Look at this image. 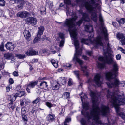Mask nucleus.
Instances as JSON below:
<instances>
[{
    "label": "nucleus",
    "mask_w": 125,
    "mask_h": 125,
    "mask_svg": "<svg viewBox=\"0 0 125 125\" xmlns=\"http://www.w3.org/2000/svg\"><path fill=\"white\" fill-rule=\"evenodd\" d=\"M80 13L82 15V19L77 22L75 24L76 20L77 19V17L75 13L70 11L69 10H67L66 11V14L67 16H71L72 18L69 19H67L64 22H59V23H62L63 26L67 27L72 38L74 39V45L75 48V53L74 55V57L73 59L74 61H76L80 65L82 64L83 61L78 58L79 55H80L82 54V49H80L79 50L78 49L79 47L78 41L77 40L76 36L77 33L76 31L75 30H72V29L74 27L75 25L79 26L84 21H89L90 20L88 15L85 13H83L82 11H79Z\"/></svg>",
    "instance_id": "obj_2"
},
{
    "label": "nucleus",
    "mask_w": 125,
    "mask_h": 125,
    "mask_svg": "<svg viewBox=\"0 0 125 125\" xmlns=\"http://www.w3.org/2000/svg\"><path fill=\"white\" fill-rule=\"evenodd\" d=\"M22 118L23 121L25 123L26 122H27L28 121V119L26 116L24 114H23L22 115Z\"/></svg>",
    "instance_id": "obj_38"
},
{
    "label": "nucleus",
    "mask_w": 125,
    "mask_h": 125,
    "mask_svg": "<svg viewBox=\"0 0 125 125\" xmlns=\"http://www.w3.org/2000/svg\"><path fill=\"white\" fill-rule=\"evenodd\" d=\"M38 52L37 51L33 50L31 49L28 50L26 52V54L28 56H32L38 55Z\"/></svg>",
    "instance_id": "obj_13"
},
{
    "label": "nucleus",
    "mask_w": 125,
    "mask_h": 125,
    "mask_svg": "<svg viewBox=\"0 0 125 125\" xmlns=\"http://www.w3.org/2000/svg\"><path fill=\"white\" fill-rule=\"evenodd\" d=\"M110 119V118L109 117L107 119L108 124H107V125H112L114 123V120Z\"/></svg>",
    "instance_id": "obj_30"
},
{
    "label": "nucleus",
    "mask_w": 125,
    "mask_h": 125,
    "mask_svg": "<svg viewBox=\"0 0 125 125\" xmlns=\"http://www.w3.org/2000/svg\"><path fill=\"white\" fill-rule=\"evenodd\" d=\"M52 48H53L52 51H51L52 52L53 54H54L56 52V51H55V50L56 49V47L55 46H52V47L51 49Z\"/></svg>",
    "instance_id": "obj_43"
},
{
    "label": "nucleus",
    "mask_w": 125,
    "mask_h": 125,
    "mask_svg": "<svg viewBox=\"0 0 125 125\" xmlns=\"http://www.w3.org/2000/svg\"><path fill=\"white\" fill-rule=\"evenodd\" d=\"M66 66L67 68H70L71 67V65L70 64H67Z\"/></svg>",
    "instance_id": "obj_63"
},
{
    "label": "nucleus",
    "mask_w": 125,
    "mask_h": 125,
    "mask_svg": "<svg viewBox=\"0 0 125 125\" xmlns=\"http://www.w3.org/2000/svg\"><path fill=\"white\" fill-rule=\"evenodd\" d=\"M46 36L45 35H43L42 36V41H44L45 39H46Z\"/></svg>",
    "instance_id": "obj_58"
},
{
    "label": "nucleus",
    "mask_w": 125,
    "mask_h": 125,
    "mask_svg": "<svg viewBox=\"0 0 125 125\" xmlns=\"http://www.w3.org/2000/svg\"><path fill=\"white\" fill-rule=\"evenodd\" d=\"M24 37L26 40L28 41H30L31 39V35L30 32L28 30H25L23 32Z\"/></svg>",
    "instance_id": "obj_14"
},
{
    "label": "nucleus",
    "mask_w": 125,
    "mask_h": 125,
    "mask_svg": "<svg viewBox=\"0 0 125 125\" xmlns=\"http://www.w3.org/2000/svg\"><path fill=\"white\" fill-rule=\"evenodd\" d=\"M113 68L110 72L106 73L105 74L106 79L108 81L106 82V83L109 88H118L119 85L121 84V86L123 87H125V81H123L120 83V81L116 77L118 75V71L117 74L115 75L114 74L112 71Z\"/></svg>",
    "instance_id": "obj_6"
},
{
    "label": "nucleus",
    "mask_w": 125,
    "mask_h": 125,
    "mask_svg": "<svg viewBox=\"0 0 125 125\" xmlns=\"http://www.w3.org/2000/svg\"><path fill=\"white\" fill-rule=\"evenodd\" d=\"M21 89V86L20 85H17L15 89L17 91Z\"/></svg>",
    "instance_id": "obj_54"
},
{
    "label": "nucleus",
    "mask_w": 125,
    "mask_h": 125,
    "mask_svg": "<svg viewBox=\"0 0 125 125\" xmlns=\"http://www.w3.org/2000/svg\"><path fill=\"white\" fill-rule=\"evenodd\" d=\"M12 54L11 53H5L4 55V57L6 59H9L12 56Z\"/></svg>",
    "instance_id": "obj_29"
},
{
    "label": "nucleus",
    "mask_w": 125,
    "mask_h": 125,
    "mask_svg": "<svg viewBox=\"0 0 125 125\" xmlns=\"http://www.w3.org/2000/svg\"><path fill=\"white\" fill-rule=\"evenodd\" d=\"M70 95V93L68 92H66L63 93L62 95V97L64 99H67L69 98Z\"/></svg>",
    "instance_id": "obj_26"
},
{
    "label": "nucleus",
    "mask_w": 125,
    "mask_h": 125,
    "mask_svg": "<svg viewBox=\"0 0 125 125\" xmlns=\"http://www.w3.org/2000/svg\"><path fill=\"white\" fill-rule=\"evenodd\" d=\"M38 83V81H37L34 82H31L27 86L30 88H33L37 85Z\"/></svg>",
    "instance_id": "obj_19"
},
{
    "label": "nucleus",
    "mask_w": 125,
    "mask_h": 125,
    "mask_svg": "<svg viewBox=\"0 0 125 125\" xmlns=\"http://www.w3.org/2000/svg\"><path fill=\"white\" fill-rule=\"evenodd\" d=\"M71 121V118L68 117L66 118L65 119V121L64 122V125H68L66 124L67 123L70 122Z\"/></svg>",
    "instance_id": "obj_32"
},
{
    "label": "nucleus",
    "mask_w": 125,
    "mask_h": 125,
    "mask_svg": "<svg viewBox=\"0 0 125 125\" xmlns=\"http://www.w3.org/2000/svg\"><path fill=\"white\" fill-rule=\"evenodd\" d=\"M80 122L82 125H86V121L84 118H82Z\"/></svg>",
    "instance_id": "obj_36"
},
{
    "label": "nucleus",
    "mask_w": 125,
    "mask_h": 125,
    "mask_svg": "<svg viewBox=\"0 0 125 125\" xmlns=\"http://www.w3.org/2000/svg\"><path fill=\"white\" fill-rule=\"evenodd\" d=\"M117 37L119 39H122L125 38V36L123 35V34L120 33H118L117 34Z\"/></svg>",
    "instance_id": "obj_23"
},
{
    "label": "nucleus",
    "mask_w": 125,
    "mask_h": 125,
    "mask_svg": "<svg viewBox=\"0 0 125 125\" xmlns=\"http://www.w3.org/2000/svg\"><path fill=\"white\" fill-rule=\"evenodd\" d=\"M112 25L114 27H116L117 26V23L116 22H112Z\"/></svg>",
    "instance_id": "obj_57"
},
{
    "label": "nucleus",
    "mask_w": 125,
    "mask_h": 125,
    "mask_svg": "<svg viewBox=\"0 0 125 125\" xmlns=\"http://www.w3.org/2000/svg\"><path fill=\"white\" fill-rule=\"evenodd\" d=\"M41 99L39 97L37 98L35 100L33 101L32 103L33 104H37L38 103L40 100Z\"/></svg>",
    "instance_id": "obj_35"
},
{
    "label": "nucleus",
    "mask_w": 125,
    "mask_h": 125,
    "mask_svg": "<svg viewBox=\"0 0 125 125\" xmlns=\"http://www.w3.org/2000/svg\"><path fill=\"white\" fill-rule=\"evenodd\" d=\"M41 36L38 35L37 34V36L36 37L34 38L33 43H35L40 41L41 39Z\"/></svg>",
    "instance_id": "obj_24"
},
{
    "label": "nucleus",
    "mask_w": 125,
    "mask_h": 125,
    "mask_svg": "<svg viewBox=\"0 0 125 125\" xmlns=\"http://www.w3.org/2000/svg\"><path fill=\"white\" fill-rule=\"evenodd\" d=\"M59 37L61 39V40H64V34L62 33H59Z\"/></svg>",
    "instance_id": "obj_41"
},
{
    "label": "nucleus",
    "mask_w": 125,
    "mask_h": 125,
    "mask_svg": "<svg viewBox=\"0 0 125 125\" xmlns=\"http://www.w3.org/2000/svg\"><path fill=\"white\" fill-rule=\"evenodd\" d=\"M47 119L49 122H52L55 120V116L53 114H49L47 116Z\"/></svg>",
    "instance_id": "obj_17"
},
{
    "label": "nucleus",
    "mask_w": 125,
    "mask_h": 125,
    "mask_svg": "<svg viewBox=\"0 0 125 125\" xmlns=\"http://www.w3.org/2000/svg\"><path fill=\"white\" fill-rule=\"evenodd\" d=\"M59 84L55 85L53 87V88L54 90H57L59 88Z\"/></svg>",
    "instance_id": "obj_47"
},
{
    "label": "nucleus",
    "mask_w": 125,
    "mask_h": 125,
    "mask_svg": "<svg viewBox=\"0 0 125 125\" xmlns=\"http://www.w3.org/2000/svg\"><path fill=\"white\" fill-rule=\"evenodd\" d=\"M5 47L7 50L10 51H13L15 47L14 45L10 42H8L5 44Z\"/></svg>",
    "instance_id": "obj_12"
},
{
    "label": "nucleus",
    "mask_w": 125,
    "mask_h": 125,
    "mask_svg": "<svg viewBox=\"0 0 125 125\" xmlns=\"http://www.w3.org/2000/svg\"><path fill=\"white\" fill-rule=\"evenodd\" d=\"M107 98L111 107H114L117 114L125 120V112H121L119 105L125 104V97L123 92L120 94L112 93L109 90L107 91Z\"/></svg>",
    "instance_id": "obj_3"
},
{
    "label": "nucleus",
    "mask_w": 125,
    "mask_h": 125,
    "mask_svg": "<svg viewBox=\"0 0 125 125\" xmlns=\"http://www.w3.org/2000/svg\"><path fill=\"white\" fill-rule=\"evenodd\" d=\"M68 84L69 86H70L72 84V83L70 79H69V81L68 82Z\"/></svg>",
    "instance_id": "obj_60"
},
{
    "label": "nucleus",
    "mask_w": 125,
    "mask_h": 125,
    "mask_svg": "<svg viewBox=\"0 0 125 125\" xmlns=\"http://www.w3.org/2000/svg\"><path fill=\"white\" fill-rule=\"evenodd\" d=\"M29 14V13L27 12L23 11L19 12L17 13V16L21 18H24L28 16Z\"/></svg>",
    "instance_id": "obj_11"
},
{
    "label": "nucleus",
    "mask_w": 125,
    "mask_h": 125,
    "mask_svg": "<svg viewBox=\"0 0 125 125\" xmlns=\"http://www.w3.org/2000/svg\"><path fill=\"white\" fill-rule=\"evenodd\" d=\"M5 5V2L3 0H0V6H4Z\"/></svg>",
    "instance_id": "obj_45"
},
{
    "label": "nucleus",
    "mask_w": 125,
    "mask_h": 125,
    "mask_svg": "<svg viewBox=\"0 0 125 125\" xmlns=\"http://www.w3.org/2000/svg\"><path fill=\"white\" fill-rule=\"evenodd\" d=\"M62 81H61V82H62V84H65L66 82V80L64 78L62 79Z\"/></svg>",
    "instance_id": "obj_55"
},
{
    "label": "nucleus",
    "mask_w": 125,
    "mask_h": 125,
    "mask_svg": "<svg viewBox=\"0 0 125 125\" xmlns=\"http://www.w3.org/2000/svg\"><path fill=\"white\" fill-rule=\"evenodd\" d=\"M83 58L85 60H87L88 59V58L87 57L84 55L83 56Z\"/></svg>",
    "instance_id": "obj_59"
},
{
    "label": "nucleus",
    "mask_w": 125,
    "mask_h": 125,
    "mask_svg": "<svg viewBox=\"0 0 125 125\" xmlns=\"http://www.w3.org/2000/svg\"><path fill=\"white\" fill-rule=\"evenodd\" d=\"M44 30V28L43 26H41L38 28L37 35L41 36L42 35L43 32Z\"/></svg>",
    "instance_id": "obj_18"
},
{
    "label": "nucleus",
    "mask_w": 125,
    "mask_h": 125,
    "mask_svg": "<svg viewBox=\"0 0 125 125\" xmlns=\"http://www.w3.org/2000/svg\"><path fill=\"white\" fill-rule=\"evenodd\" d=\"M9 83L11 84H13L14 83L13 79L11 78H10L9 79Z\"/></svg>",
    "instance_id": "obj_52"
},
{
    "label": "nucleus",
    "mask_w": 125,
    "mask_h": 125,
    "mask_svg": "<svg viewBox=\"0 0 125 125\" xmlns=\"http://www.w3.org/2000/svg\"><path fill=\"white\" fill-rule=\"evenodd\" d=\"M47 83L46 82L43 81L40 84V86H42V88L43 89L46 88L48 86V85L47 84Z\"/></svg>",
    "instance_id": "obj_22"
},
{
    "label": "nucleus",
    "mask_w": 125,
    "mask_h": 125,
    "mask_svg": "<svg viewBox=\"0 0 125 125\" xmlns=\"http://www.w3.org/2000/svg\"><path fill=\"white\" fill-rule=\"evenodd\" d=\"M16 56L20 59H23L25 57V55H22L21 54H17Z\"/></svg>",
    "instance_id": "obj_39"
},
{
    "label": "nucleus",
    "mask_w": 125,
    "mask_h": 125,
    "mask_svg": "<svg viewBox=\"0 0 125 125\" xmlns=\"http://www.w3.org/2000/svg\"><path fill=\"white\" fill-rule=\"evenodd\" d=\"M12 1H13L15 3H20V5H18V7L19 8H21L23 6L24 0H13Z\"/></svg>",
    "instance_id": "obj_20"
},
{
    "label": "nucleus",
    "mask_w": 125,
    "mask_h": 125,
    "mask_svg": "<svg viewBox=\"0 0 125 125\" xmlns=\"http://www.w3.org/2000/svg\"><path fill=\"white\" fill-rule=\"evenodd\" d=\"M26 90L27 91V92H28L29 93H30V90L28 88H28H26Z\"/></svg>",
    "instance_id": "obj_64"
},
{
    "label": "nucleus",
    "mask_w": 125,
    "mask_h": 125,
    "mask_svg": "<svg viewBox=\"0 0 125 125\" xmlns=\"http://www.w3.org/2000/svg\"><path fill=\"white\" fill-rule=\"evenodd\" d=\"M24 104V102L22 100L21 102L20 105L21 106H22Z\"/></svg>",
    "instance_id": "obj_62"
},
{
    "label": "nucleus",
    "mask_w": 125,
    "mask_h": 125,
    "mask_svg": "<svg viewBox=\"0 0 125 125\" xmlns=\"http://www.w3.org/2000/svg\"><path fill=\"white\" fill-rule=\"evenodd\" d=\"M12 103H13L11 104H9V105H10L11 106V108L13 110L14 109L15 107V106L14 105H11L12 104Z\"/></svg>",
    "instance_id": "obj_61"
},
{
    "label": "nucleus",
    "mask_w": 125,
    "mask_h": 125,
    "mask_svg": "<svg viewBox=\"0 0 125 125\" xmlns=\"http://www.w3.org/2000/svg\"><path fill=\"white\" fill-rule=\"evenodd\" d=\"M25 94V92L23 91H21L18 92L17 93L15 94L13 96L14 97V98L12 99H10V103L9 104H11L15 100L16 98L18 97H21L23 96Z\"/></svg>",
    "instance_id": "obj_9"
},
{
    "label": "nucleus",
    "mask_w": 125,
    "mask_h": 125,
    "mask_svg": "<svg viewBox=\"0 0 125 125\" xmlns=\"http://www.w3.org/2000/svg\"><path fill=\"white\" fill-rule=\"evenodd\" d=\"M90 95L92 98L93 105L92 109L89 113L87 111L89 108V104L85 103H83V99L86 97V95L83 93L80 95L83 107V109L81 111L82 114L85 117L88 118L90 125H95L96 123L101 124L102 122L99 120V113L103 116H106L109 113V107L104 105H102L100 109L97 102L98 99L97 93L96 92L91 91Z\"/></svg>",
    "instance_id": "obj_1"
},
{
    "label": "nucleus",
    "mask_w": 125,
    "mask_h": 125,
    "mask_svg": "<svg viewBox=\"0 0 125 125\" xmlns=\"http://www.w3.org/2000/svg\"><path fill=\"white\" fill-rule=\"evenodd\" d=\"M4 43L2 42L1 45H0V50L1 51H4Z\"/></svg>",
    "instance_id": "obj_44"
},
{
    "label": "nucleus",
    "mask_w": 125,
    "mask_h": 125,
    "mask_svg": "<svg viewBox=\"0 0 125 125\" xmlns=\"http://www.w3.org/2000/svg\"><path fill=\"white\" fill-rule=\"evenodd\" d=\"M87 53L89 56H91L92 54V52L89 51H86Z\"/></svg>",
    "instance_id": "obj_53"
},
{
    "label": "nucleus",
    "mask_w": 125,
    "mask_h": 125,
    "mask_svg": "<svg viewBox=\"0 0 125 125\" xmlns=\"http://www.w3.org/2000/svg\"><path fill=\"white\" fill-rule=\"evenodd\" d=\"M36 19L32 17H30L27 18L26 19V23L28 24H31L32 25H34L37 23Z\"/></svg>",
    "instance_id": "obj_10"
},
{
    "label": "nucleus",
    "mask_w": 125,
    "mask_h": 125,
    "mask_svg": "<svg viewBox=\"0 0 125 125\" xmlns=\"http://www.w3.org/2000/svg\"><path fill=\"white\" fill-rule=\"evenodd\" d=\"M40 11L41 13V14H46V11H45V7H42V10H41Z\"/></svg>",
    "instance_id": "obj_37"
},
{
    "label": "nucleus",
    "mask_w": 125,
    "mask_h": 125,
    "mask_svg": "<svg viewBox=\"0 0 125 125\" xmlns=\"http://www.w3.org/2000/svg\"><path fill=\"white\" fill-rule=\"evenodd\" d=\"M120 42H121V43L123 45H125V38L122 39H121L120 41Z\"/></svg>",
    "instance_id": "obj_48"
},
{
    "label": "nucleus",
    "mask_w": 125,
    "mask_h": 125,
    "mask_svg": "<svg viewBox=\"0 0 125 125\" xmlns=\"http://www.w3.org/2000/svg\"><path fill=\"white\" fill-rule=\"evenodd\" d=\"M46 105L49 108H51L52 106V104L49 102L46 103Z\"/></svg>",
    "instance_id": "obj_46"
},
{
    "label": "nucleus",
    "mask_w": 125,
    "mask_h": 125,
    "mask_svg": "<svg viewBox=\"0 0 125 125\" xmlns=\"http://www.w3.org/2000/svg\"><path fill=\"white\" fill-rule=\"evenodd\" d=\"M116 21L119 23L120 25L121 24H123L124 23L125 19L124 18H121L120 20H118V19H116Z\"/></svg>",
    "instance_id": "obj_27"
},
{
    "label": "nucleus",
    "mask_w": 125,
    "mask_h": 125,
    "mask_svg": "<svg viewBox=\"0 0 125 125\" xmlns=\"http://www.w3.org/2000/svg\"><path fill=\"white\" fill-rule=\"evenodd\" d=\"M85 30L89 32L88 35L90 41L92 44L95 45L97 47L98 45L102 46L103 43L101 42L102 37L100 36H98L96 39H91L94 36V34L93 32V29L92 26L91 25H86L85 27Z\"/></svg>",
    "instance_id": "obj_7"
},
{
    "label": "nucleus",
    "mask_w": 125,
    "mask_h": 125,
    "mask_svg": "<svg viewBox=\"0 0 125 125\" xmlns=\"http://www.w3.org/2000/svg\"><path fill=\"white\" fill-rule=\"evenodd\" d=\"M98 1V0H90L89 1L83 0L82 2L83 5L91 13V19L95 22H97V11H99L100 9Z\"/></svg>",
    "instance_id": "obj_5"
},
{
    "label": "nucleus",
    "mask_w": 125,
    "mask_h": 125,
    "mask_svg": "<svg viewBox=\"0 0 125 125\" xmlns=\"http://www.w3.org/2000/svg\"><path fill=\"white\" fill-rule=\"evenodd\" d=\"M116 57L117 60H120L121 58V55L120 54H118L116 56Z\"/></svg>",
    "instance_id": "obj_51"
},
{
    "label": "nucleus",
    "mask_w": 125,
    "mask_h": 125,
    "mask_svg": "<svg viewBox=\"0 0 125 125\" xmlns=\"http://www.w3.org/2000/svg\"><path fill=\"white\" fill-rule=\"evenodd\" d=\"M81 42L82 43H84L87 45H88V42H89V40L87 39H85L83 38L81 39Z\"/></svg>",
    "instance_id": "obj_33"
},
{
    "label": "nucleus",
    "mask_w": 125,
    "mask_h": 125,
    "mask_svg": "<svg viewBox=\"0 0 125 125\" xmlns=\"http://www.w3.org/2000/svg\"><path fill=\"white\" fill-rule=\"evenodd\" d=\"M107 47L106 52H105L104 57H99L98 60L102 62H97V66L98 68L101 69L104 68L105 66V64L107 63L109 64H113V70L114 74H117L118 71V66L116 63V62L114 60L112 54L109 53L110 50V45L109 43H107Z\"/></svg>",
    "instance_id": "obj_4"
},
{
    "label": "nucleus",
    "mask_w": 125,
    "mask_h": 125,
    "mask_svg": "<svg viewBox=\"0 0 125 125\" xmlns=\"http://www.w3.org/2000/svg\"><path fill=\"white\" fill-rule=\"evenodd\" d=\"M11 88V86L10 85H8L6 87V91L7 92H9L10 91V88Z\"/></svg>",
    "instance_id": "obj_49"
},
{
    "label": "nucleus",
    "mask_w": 125,
    "mask_h": 125,
    "mask_svg": "<svg viewBox=\"0 0 125 125\" xmlns=\"http://www.w3.org/2000/svg\"><path fill=\"white\" fill-rule=\"evenodd\" d=\"M46 5L48 6L50 9H52L53 6V2L49 1H47Z\"/></svg>",
    "instance_id": "obj_25"
},
{
    "label": "nucleus",
    "mask_w": 125,
    "mask_h": 125,
    "mask_svg": "<svg viewBox=\"0 0 125 125\" xmlns=\"http://www.w3.org/2000/svg\"><path fill=\"white\" fill-rule=\"evenodd\" d=\"M64 43V40H61L60 42V44L59 45V46L61 47L63 46Z\"/></svg>",
    "instance_id": "obj_42"
},
{
    "label": "nucleus",
    "mask_w": 125,
    "mask_h": 125,
    "mask_svg": "<svg viewBox=\"0 0 125 125\" xmlns=\"http://www.w3.org/2000/svg\"><path fill=\"white\" fill-rule=\"evenodd\" d=\"M29 111V108H28L27 106H25L22 107L21 108V112L22 114H24L26 112Z\"/></svg>",
    "instance_id": "obj_21"
},
{
    "label": "nucleus",
    "mask_w": 125,
    "mask_h": 125,
    "mask_svg": "<svg viewBox=\"0 0 125 125\" xmlns=\"http://www.w3.org/2000/svg\"><path fill=\"white\" fill-rule=\"evenodd\" d=\"M73 73L79 80H80L79 77V71H75L73 72Z\"/></svg>",
    "instance_id": "obj_34"
},
{
    "label": "nucleus",
    "mask_w": 125,
    "mask_h": 125,
    "mask_svg": "<svg viewBox=\"0 0 125 125\" xmlns=\"http://www.w3.org/2000/svg\"><path fill=\"white\" fill-rule=\"evenodd\" d=\"M102 32L104 36V38L106 41L108 40V34L107 33V31L105 27H102Z\"/></svg>",
    "instance_id": "obj_15"
},
{
    "label": "nucleus",
    "mask_w": 125,
    "mask_h": 125,
    "mask_svg": "<svg viewBox=\"0 0 125 125\" xmlns=\"http://www.w3.org/2000/svg\"><path fill=\"white\" fill-rule=\"evenodd\" d=\"M119 49L122 52L125 54V50L123 49L121 47H120Z\"/></svg>",
    "instance_id": "obj_56"
},
{
    "label": "nucleus",
    "mask_w": 125,
    "mask_h": 125,
    "mask_svg": "<svg viewBox=\"0 0 125 125\" xmlns=\"http://www.w3.org/2000/svg\"><path fill=\"white\" fill-rule=\"evenodd\" d=\"M102 79L101 74H97L94 78V79L90 78L87 81V83L90 85H94L95 83L98 86H100L102 83Z\"/></svg>",
    "instance_id": "obj_8"
},
{
    "label": "nucleus",
    "mask_w": 125,
    "mask_h": 125,
    "mask_svg": "<svg viewBox=\"0 0 125 125\" xmlns=\"http://www.w3.org/2000/svg\"><path fill=\"white\" fill-rule=\"evenodd\" d=\"M99 20L100 22H101L102 25H103V23L104 22L101 13H100L99 14Z\"/></svg>",
    "instance_id": "obj_28"
},
{
    "label": "nucleus",
    "mask_w": 125,
    "mask_h": 125,
    "mask_svg": "<svg viewBox=\"0 0 125 125\" xmlns=\"http://www.w3.org/2000/svg\"><path fill=\"white\" fill-rule=\"evenodd\" d=\"M64 2L67 5H71V4L70 0H64Z\"/></svg>",
    "instance_id": "obj_40"
},
{
    "label": "nucleus",
    "mask_w": 125,
    "mask_h": 125,
    "mask_svg": "<svg viewBox=\"0 0 125 125\" xmlns=\"http://www.w3.org/2000/svg\"><path fill=\"white\" fill-rule=\"evenodd\" d=\"M51 62L53 66L55 68H57L58 67L57 62H56L54 60H52L51 61Z\"/></svg>",
    "instance_id": "obj_31"
},
{
    "label": "nucleus",
    "mask_w": 125,
    "mask_h": 125,
    "mask_svg": "<svg viewBox=\"0 0 125 125\" xmlns=\"http://www.w3.org/2000/svg\"><path fill=\"white\" fill-rule=\"evenodd\" d=\"M81 70L83 71L84 74L86 76H88L89 74V70L87 69L86 66L83 67L81 65Z\"/></svg>",
    "instance_id": "obj_16"
},
{
    "label": "nucleus",
    "mask_w": 125,
    "mask_h": 125,
    "mask_svg": "<svg viewBox=\"0 0 125 125\" xmlns=\"http://www.w3.org/2000/svg\"><path fill=\"white\" fill-rule=\"evenodd\" d=\"M13 74L15 76H17L18 75V72L16 71H14L13 73Z\"/></svg>",
    "instance_id": "obj_50"
}]
</instances>
